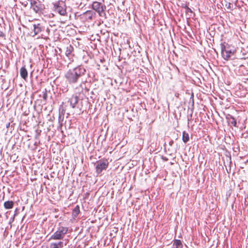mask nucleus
<instances>
[{
	"label": "nucleus",
	"instance_id": "f257e3e1",
	"mask_svg": "<svg viewBox=\"0 0 248 248\" xmlns=\"http://www.w3.org/2000/svg\"><path fill=\"white\" fill-rule=\"evenodd\" d=\"M86 73V69L82 66L78 65L69 69L65 74L64 77L70 84H77Z\"/></svg>",
	"mask_w": 248,
	"mask_h": 248
},
{
	"label": "nucleus",
	"instance_id": "f03ea898",
	"mask_svg": "<svg viewBox=\"0 0 248 248\" xmlns=\"http://www.w3.org/2000/svg\"><path fill=\"white\" fill-rule=\"evenodd\" d=\"M109 162L108 160L103 158L97 161L94 163L95 172L97 175H101L103 170H105L108 168Z\"/></svg>",
	"mask_w": 248,
	"mask_h": 248
},
{
	"label": "nucleus",
	"instance_id": "7ed1b4c3",
	"mask_svg": "<svg viewBox=\"0 0 248 248\" xmlns=\"http://www.w3.org/2000/svg\"><path fill=\"white\" fill-rule=\"evenodd\" d=\"M221 55L223 58L228 61L234 54V50L231 48L229 44L224 43L220 44Z\"/></svg>",
	"mask_w": 248,
	"mask_h": 248
},
{
	"label": "nucleus",
	"instance_id": "20e7f679",
	"mask_svg": "<svg viewBox=\"0 0 248 248\" xmlns=\"http://www.w3.org/2000/svg\"><path fill=\"white\" fill-rule=\"evenodd\" d=\"M68 232V228L61 226L51 236L49 240H62Z\"/></svg>",
	"mask_w": 248,
	"mask_h": 248
},
{
	"label": "nucleus",
	"instance_id": "39448f33",
	"mask_svg": "<svg viewBox=\"0 0 248 248\" xmlns=\"http://www.w3.org/2000/svg\"><path fill=\"white\" fill-rule=\"evenodd\" d=\"M92 8L97 12L100 16L107 18L105 12L106 7L104 4L98 1H94L92 4Z\"/></svg>",
	"mask_w": 248,
	"mask_h": 248
},
{
	"label": "nucleus",
	"instance_id": "423d86ee",
	"mask_svg": "<svg viewBox=\"0 0 248 248\" xmlns=\"http://www.w3.org/2000/svg\"><path fill=\"white\" fill-rule=\"evenodd\" d=\"M54 9L55 12L62 16H65L67 14L66 6L62 1H59L54 4Z\"/></svg>",
	"mask_w": 248,
	"mask_h": 248
},
{
	"label": "nucleus",
	"instance_id": "0eeeda50",
	"mask_svg": "<svg viewBox=\"0 0 248 248\" xmlns=\"http://www.w3.org/2000/svg\"><path fill=\"white\" fill-rule=\"evenodd\" d=\"M172 90L174 92L175 96L177 98L175 100V101L177 102L179 97V92L183 90L182 82L179 81L176 85H173Z\"/></svg>",
	"mask_w": 248,
	"mask_h": 248
},
{
	"label": "nucleus",
	"instance_id": "6e6552de",
	"mask_svg": "<svg viewBox=\"0 0 248 248\" xmlns=\"http://www.w3.org/2000/svg\"><path fill=\"white\" fill-rule=\"evenodd\" d=\"M79 101L78 97L77 95H73L68 100L70 106L73 108H79L78 102Z\"/></svg>",
	"mask_w": 248,
	"mask_h": 248
},
{
	"label": "nucleus",
	"instance_id": "1a4fd4ad",
	"mask_svg": "<svg viewBox=\"0 0 248 248\" xmlns=\"http://www.w3.org/2000/svg\"><path fill=\"white\" fill-rule=\"evenodd\" d=\"M83 16L86 21H90L95 17V13L93 11L88 10L83 13Z\"/></svg>",
	"mask_w": 248,
	"mask_h": 248
},
{
	"label": "nucleus",
	"instance_id": "9d476101",
	"mask_svg": "<svg viewBox=\"0 0 248 248\" xmlns=\"http://www.w3.org/2000/svg\"><path fill=\"white\" fill-rule=\"evenodd\" d=\"M182 7L185 9L187 18H190L194 16V14L190 8L186 4H183Z\"/></svg>",
	"mask_w": 248,
	"mask_h": 248
},
{
	"label": "nucleus",
	"instance_id": "9b49d317",
	"mask_svg": "<svg viewBox=\"0 0 248 248\" xmlns=\"http://www.w3.org/2000/svg\"><path fill=\"white\" fill-rule=\"evenodd\" d=\"M33 31L35 35H37L42 31L43 27L40 23L33 24Z\"/></svg>",
	"mask_w": 248,
	"mask_h": 248
},
{
	"label": "nucleus",
	"instance_id": "f8f14e48",
	"mask_svg": "<svg viewBox=\"0 0 248 248\" xmlns=\"http://www.w3.org/2000/svg\"><path fill=\"white\" fill-rule=\"evenodd\" d=\"M226 119L227 120L229 124H231L233 126H237L236 120L233 116L231 115H228L227 116H226Z\"/></svg>",
	"mask_w": 248,
	"mask_h": 248
},
{
	"label": "nucleus",
	"instance_id": "ddd939ff",
	"mask_svg": "<svg viewBox=\"0 0 248 248\" xmlns=\"http://www.w3.org/2000/svg\"><path fill=\"white\" fill-rule=\"evenodd\" d=\"M28 71L25 66H23L20 70V75L21 77L24 80H26L28 77Z\"/></svg>",
	"mask_w": 248,
	"mask_h": 248
},
{
	"label": "nucleus",
	"instance_id": "4468645a",
	"mask_svg": "<svg viewBox=\"0 0 248 248\" xmlns=\"http://www.w3.org/2000/svg\"><path fill=\"white\" fill-rule=\"evenodd\" d=\"M63 243L62 241L51 243L50 244L49 248H62Z\"/></svg>",
	"mask_w": 248,
	"mask_h": 248
},
{
	"label": "nucleus",
	"instance_id": "2eb2a0df",
	"mask_svg": "<svg viewBox=\"0 0 248 248\" xmlns=\"http://www.w3.org/2000/svg\"><path fill=\"white\" fill-rule=\"evenodd\" d=\"M80 212L79 206L78 205H77L75 208L72 211V216L74 218H75L77 217L78 215Z\"/></svg>",
	"mask_w": 248,
	"mask_h": 248
},
{
	"label": "nucleus",
	"instance_id": "dca6fc26",
	"mask_svg": "<svg viewBox=\"0 0 248 248\" xmlns=\"http://www.w3.org/2000/svg\"><path fill=\"white\" fill-rule=\"evenodd\" d=\"M14 206V202L12 201H8L4 203V207L6 209H12Z\"/></svg>",
	"mask_w": 248,
	"mask_h": 248
},
{
	"label": "nucleus",
	"instance_id": "f3484780",
	"mask_svg": "<svg viewBox=\"0 0 248 248\" xmlns=\"http://www.w3.org/2000/svg\"><path fill=\"white\" fill-rule=\"evenodd\" d=\"M173 248H182V243L180 240L175 239L173 243Z\"/></svg>",
	"mask_w": 248,
	"mask_h": 248
},
{
	"label": "nucleus",
	"instance_id": "a211bd4d",
	"mask_svg": "<svg viewBox=\"0 0 248 248\" xmlns=\"http://www.w3.org/2000/svg\"><path fill=\"white\" fill-rule=\"evenodd\" d=\"M74 48L71 45H69L66 47V50L65 51V55L67 57H70L71 54L72 52L73 51Z\"/></svg>",
	"mask_w": 248,
	"mask_h": 248
},
{
	"label": "nucleus",
	"instance_id": "6ab92c4d",
	"mask_svg": "<svg viewBox=\"0 0 248 248\" xmlns=\"http://www.w3.org/2000/svg\"><path fill=\"white\" fill-rule=\"evenodd\" d=\"M189 140V134L186 131L183 132L182 140L184 143H186Z\"/></svg>",
	"mask_w": 248,
	"mask_h": 248
},
{
	"label": "nucleus",
	"instance_id": "aec40b11",
	"mask_svg": "<svg viewBox=\"0 0 248 248\" xmlns=\"http://www.w3.org/2000/svg\"><path fill=\"white\" fill-rule=\"evenodd\" d=\"M66 109L62 104L59 107V114L61 115L64 116V114L65 113Z\"/></svg>",
	"mask_w": 248,
	"mask_h": 248
},
{
	"label": "nucleus",
	"instance_id": "412c9836",
	"mask_svg": "<svg viewBox=\"0 0 248 248\" xmlns=\"http://www.w3.org/2000/svg\"><path fill=\"white\" fill-rule=\"evenodd\" d=\"M64 116L59 114L58 122L60 126H62Z\"/></svg>",
	"mask_w": 248,
	"mask_h": 248
},
{
	"label": "nucleus",
	"instance_id": "4be33fe9",
	"mask_svg": "<svg viewBox=\"0 0 248 248\" xmlns=\"http://www.w3.org/2000/svg\"><path fill=\"white\" fill-rule=\"evenodd\" d=\"M226 7L231 10H232V4L230 2H226L225 4Z\"/></svg>",
	"mask_w": 248,
	"mask_h": 248
},
{
	"label": "nucleus",
	"instance_id": "5701e85b",
	"mask_svg": "<svg viewBox=\"0 0 248 248\" xmlns=\"http://www.w3.org/2000/svg\"><path fill=\"white\" fill-rule=\"evenodd\" d=\"M47 93L46 92H44L43 93V98L44 99V100L45 101H46V99H47Z\"/></svg>",
	"mask_w": 248,
	"mask_h": 248
},
{
	"label": "nucleus",
	"instance_id": "b1692460",
	"mask_svg": "<svg viewBox=\"0 0 248 248\" xmlns=\"http://www.w3.org/2000/svg\"><path fill=\"white\" fill-rule=\"evenodd\" d=\"M112 185H119L120 184H119V182H118V180H117V178H116V180H115V182L113 181V183H112Z\"/></svg>",
	"mask_w": 248,
	"mask_h": 248
},
{
	"label": "nucleus",
	"instance_id": "393cba45",
	"mask_svg": "<svg viewBox=\"0 0 248 248\" xmlns=\"http://www.w3.org/2000/svg\"><path fill=\"white\" fill-rule=\"evenodd\" d=\"M4 36V33L2 31H0V37H3Z\"/></svg>",
	"mask_w": 248,
	"mask_h": 248
},
{
	"label": "nucleus",
	"instance_id": "a878e982",
	"mask_svg": "<svg viewBox=\"0 0 248 248\" xmlns=\"http://www.w3.org/2000/svg\"><path fill=\"white\" fill-rule=\"evenodd\" d=\"M226 170H227V172H228V173H229L231 171L230 166L229 167V168H228L227 167H226Z\"/></svg>",
	"mask_w": 248,
	"mask_h": 248
},
{
	"label": "nucleus",
	"instance_id": "bb28decb",
	"mask_svg": "<svg viewBox=\"0 0 248 248\" xmlns=\"http://www.w3.org/2000/svg\"><path fill=\"white\" fill-rule=\"evenodd\" d=\"M86 82H87V80H86V79H85V80H84L82 81L81 82V84H80V86H81L82 84H84Z\"/></svg>",
	"mask_w": 248,
	"mask_h": 248
},
{
	"label": "nucleus",
	"instance_id": "cd10ccee",
	"mask_svg": "<svg viewBox=\"0 0 248 248\" xmlns=\"http://www.w3.org/2000/svg\"><path fill=\"white\" fill-rule=\"evenodd\" d=\"M10 124H11L10 123H8L7 124H6V127L7 128H8L10 127Z\"/></svg>",
	"mask_w": 248,
	"mask_h": 248
},
{
	"label": "nucleus",
	"instance_id": "c85d7f7f",
	"mask_svg": "<svg viewBox=\"0 0 248 248\" xmlns=\"http://www.w3.org/2000/svg\"><path fill=\"white\" fill-rule=\"evenodd\" d=\"M173 68H174V70H178L177 67L175 65H173Z\"/></svg>",
	"mask_w": 248,
	"mask_h": 248
},
{
	"label": "nucleus",
	"instance_id": "c756f323",
	"mask_svg": "<svg viewBox=\"0 0 248 248\" xmlns=\"http://www.w3.org/2000/svg\"><path fill=\"white\" fill-rule=\"evenodd\" d=\"M41 189H42V191H43L42 187H40V192L41 191Z\"/></svg>",
	"mask_w": 248,
	"mask_h": 248
}]
</instances>
